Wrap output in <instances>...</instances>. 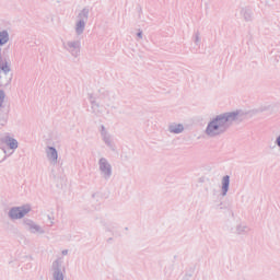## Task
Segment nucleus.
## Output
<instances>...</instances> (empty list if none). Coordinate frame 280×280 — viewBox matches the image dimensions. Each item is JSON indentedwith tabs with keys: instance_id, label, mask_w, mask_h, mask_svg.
I'll list each match as a JSON object with an SVG mask.
<instances>
[{
	"instance_id": "f257e3e1",
	"label": "nucleus",
	"mask_w": 280,
	"mask_h": 280,
	"mask_svg": "<svg viewBox=\"0 0 280 280\" xmlns=\"http://www.w3.org/2000/svg\"><path fill=\"white\" fill-rule=\"evenodd\" d=\"M246 113L243 110L226 112L219 114L208 122L205 135L214 139L215 137H222L233 124H242L246 119Z\"/></svg>"
},
{
	"instance_id": "dca6fc26",
	"label": "nucleus",
	"mask_w": 280,
	"mask_h": 280,
	"mask_svg": "<svg viewBox=\"0 0 280 280\" xmlns=\"http://www.w3.org/2000/svg\"><path fill=\"white\" fill-rule=\"evenodd\" d=\"M90 102L92 104L93 113H97V108H100V105L95 102V98L91 94H90Z\"/></svg>"
},
{
	"instance_id": "a211bd4d",
	"label": "nucleus",
	"mask_w": 280,
	"mask_h": 280,
	"mask_svg": "<svg viewBox=\"0 0 280 280\" xmlns=\"http://www.w3.org/2000/svg\"><path fill=\"white\" fill-rule=\"evenodd\" d=\"M195 43L198 45L200 43V33L195 34Z\"/></svg>"
},
{
	"instance_id": "4468645a",
	"label": "nucleus",
	"mask_w": 280,
	"mask_h": 280,
	"mask_svg": "<svg viewBox=\"0 0 280 280\" xmlns=\"http://www.w3.org/2000/svg\"><path fill=\"white\" fill-rule=\"evenodd\" d=\"M249 231H250V228H248V225L244 223H240L238 225H236L237 235H246V233H248Z\"/></svg>"
},
{
	"instance_id": "423d86ee",
	"label": "nucleus",
	"mask_w": 280,
	"mask_h": 280,
	"mask_svg": "<svg viewBox=\"0 0 280 280\" xmlns=\"http://www.w3.org/2000/svg\"><path fill=\"white\" fill-rule=\"evenodd\" d=\"M30 211H32L30 206L12 207L9 209L8 218L11 220H23V218H25Z\"/></svg>"
},
{
	"instance_id": "6ab92c4d",
	"label": "nucleus",
	"mask_w": 280,
	"mask_h": 280,
	"mask_svg": "<svg viewBox=\"0 0 280 280\" xmlns=\"http://www.w3.org/2000/svg\"><path fill=\"white\" fill-rule=\"evenodd\" d=\"M137 36H138V38H143V32H142V31H139V32L137 33Z\"/></svg>"
},
{
	"instance_id": "9b49d317",
	"label": "nucleus",
	"mask_w": 280,
	"mask_h": 280,
	"mask_svg": "<svg viewBox=\"0 0 280 280\" xmlns=\"http://www.w3.org/2000/svg\"><path fill=\"white\" fill-rule=\"evenodd\" d=\"M221 196H226L229 194V187L231 186V176L225 175L221 180Z\"/></svg>"
},
{
	"instance_id": "aec40b11",
	"label": "nucleus",
	"mask_w": 280,
	"mask_h": 280,
	"mask_svg": "<svg viewBox=\"0 0 280 280\" xmlns=\"http://www.w3.org/2000/svg\"><path fill=\"white\" fill-rule=\"evenodd\" d=\"M61 255H63V257L67 256V255H69V249H63V250L61 252Z\"/></svg>"
},
{
	"instance_id": "9d476101",
	"label": "nucleus",
	"mask_w": 280,
	"mask_h": 280,
	"mask_svg": "<svg viewBox=\"0 0 280 280\" xmlns=\"http://www.w3.org/2000/svg\"><path fill=\"white\" fill-rule=\"evenodd\" d=\"M167 131L171 135H182V132H185V126L183 124L171 122L167 127Z\"/></svg>"
},
{
	"instance_id": "1a4fd4ad",
	"label": "nucleus",
	"mask_w": 280,
	"mask_h": 280,
	"mask_svg": "<svg viewBox=\"0 0 280 280\" xmlns=\"http://www.w3.org/2000/svg\"><path fill=\"white\" fill-rule=\"evenodd\" d=\"M46 159L50 165H58V150L55 147H46Z\"/></svg>"
},
{
	"instance_id": "ddd939ff",
	"label": "nucleus",
	"mask_w": 280,
	"mask_h": 280,
	"mask_svg": "<svg viewBox=\"0 0 280 280\" xmlns=\"http://www.w3.org/2000/svg\"><path fill=\"white\" fill-rule=\"evenodd\" d=\"M5 144L10 148V150H16L19 148V141L12 137L5 138Z\"/></svg>"
},
{
	"instance_id": "0eeeda50",
	"label": "nucleus",
	"mask_w": 280,
	"mask_h": 280,
	"mask_svg": "<svg viewBox=\"0 0 280 280\" xmlns=\"http://www.w3.org/2000/svg\"><path fill=\"white\" fill-rule=\"evenodd\" d=\"M62 257H58L51 266L52 280H65V267Z\"/></svg>"
},
{
	"instance_id": "f8f14e48",
	"label": "nucleus",
	"mask_w": 280,
	"mask_h": 280,
	"mask_svg": "<svg viewBox=\"0 0 280 280\" xmlns=\"http://www.w3.org/2000/svg\"><path fill=\"white\" fill-rule=\"evenodd\" d=\"M10 40V33H8L7 30L0 31V47H3V45H8Z\"/></svg>"
},
{
	"instance_id": "7ed1b4c3",
	"label": "nucleus",
	"mask_w": 280,
	"mask_h": 280,
	"mask_svg": "<svg viewBox=\"0 0 280 280\" xmlns=\"http://www.w3.org/2000/svg\"><path fill=\"white\" fill-rule=\"evenodd\" d=\"M10 71H12V61L7 58L0 62V86H8L12 82Z\"/></svg>"
},
{
	"instance_id": "412c9836",
	"label": "nucleus",
	"mask_w": 280,
	"mask_h": 280,
	"mask_svg": "<svg viewBox=\"0 0 280 280\" xmlns=\"http://www.w3.org/2000/svg\"><path fill=\"white\" fill-rule=\"evenodd\" d=\"M5 59H8V57H3V56L0 54V62H3Z\"/></svg>"
},
{
	"instance_id": "f03ea898",
	"label": "nucleus",
	"mask_w": 280,
	"mask_h": 280,
	"mask_svg": "<svg viewBox=\"0 0 280 280\" xmlns=\"http://www.w3.org/2000/svg\"><path fill=\"white\" fill-rule=\"evenodd\" d=\"M89 14H91V8L89 7H84L78 12L74 22V34L78 37L63 43V49H66L68 54L72 55L73 58H78V56H80V50L82 49V38L80 37L86 30V23H89Z\"/></svg>"
},
{
	"instance_id": "2eb2a0df",
	"label": "nucleus",
	"mask_w": 280,
	"mask_h": 280,
	"mask_svg": "<svg viewBox=\"0 0 280 280\" xmlns=\"http://www.w3.org/2000/svg\"><path fill=\"white\" fill-rule=\"evenodd\" d=\"M241 14L245 21H253V11L250 9H242Z\"/></svg>"
},
{
	"instance_id": "20e7f679",
	"label": "nucleus",
	"mask_w": 280,
	"mask_h": 280,
	"mask_svg": "<svg viewBox=\"0 0 280 280\" xmlns=\"http://www.w3.org/2000/svg\"><path fill=\"white\" fill-rule=\"evenodd\" d=\"M22 226L24 231L31 233V235H45L46 233L43 225L38 224L36 221L30 218H24L22 220Z\"/></svg>"
},
{
	"instance_id": "f3484780",
	"label": "nucleus",
	"mask_w": 280,
	"mask_h": 280,
	"mask_svg": "<svg viewBox=\"0 0 280 280\" xmlns=\"http://www.w3.org/2000/svg\"><path fill=\"white\" fill-rule=\"evenodd\" d=\"M4 102H5V92L3 90H0V108L3 106Z\"/></svg>"
},
{
	"instance_id": "39448f33",
	"label": "nucleus",
	"mask_w": 280,
	"mask_h": 280,
	"mask_svg": "<svg viewBox=\"0 0 280 280\" xmlns=\"http://www.w3.org/2000/svg\"><path fill=\"white\" fill-rule=\"evenodd\" d=\"M98 172L104 180H110L113 176V165L108 162V159L101 158L98 160Z\"/></svg>"
},
{
	"instance_id": "6e6552de",
	"label": "nucleus",
	"mask_w": 280,
	"mask_h": 280,
	"mask_svg": "<svg viewBox=\"0 0 280 280\" xmlns=\"http://www.w3.org/2000/svg\"><path fill=\"white\" fill-rule=\"evenodd\" d=\"M100 132L103 143H105V145L109 148L112 152H115V150H117V144H115V137L106 130L104 125L101 126Z\"/></svg>"
}]
</instances>
